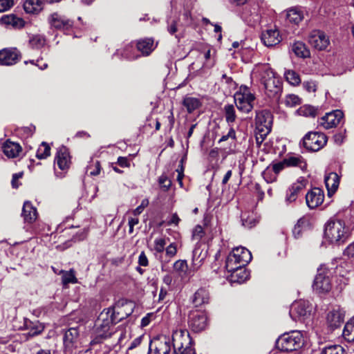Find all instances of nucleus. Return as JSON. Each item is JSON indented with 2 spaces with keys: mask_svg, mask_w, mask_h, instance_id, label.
I'll use <instances>...</instances> for the list:
<instances>
[{
  "mask_svg": "<svg viewBox=\"0 0 354 354\" xmlns=\"http://www.w3.org/2000/svg\"><path fill=\"white\" fill-rule=\"evenodd\" d=\"M349 234V227L343 219L332 217L325 224V237L333 244L344 243L348 239Z\"/></svg>",
  "mask_w": 354,
  "mask_h": 354,
  "instance_id": "1",
  "label": "nucleus"
},
{
  "mask_svg": "<svg viewBox=\"0 0 354 354\" xmlns=\"http://www.w3.org/2000/svg\"><path fill=\"white\" fill-rule=\"evenodd\" d=\"M305 344V338L300 330H292L280 335L276 340V348L282 352L300 350Z\"/></svg>",
  "mask_w": 354,
  "mask_h": 354,
  "instance_id": "2",
  "label": "nucleus"
},
{
  "mask_svg": "<svg viewBox=\"0 0 354 354\" xmlns=\"http://www.w3.org/2000/svg\"><path fill=\"white\" fill-rule=\"evenodd\" d=\"M260 81L269 97H278L282 90L281 82L267 65L263 66L261 68Z\"/></svg>",
  "mask_w": 354,
  "mask_h": 354,
  "instance_id": "3",
  "label": "nucleus"
},
{
  "mask_svg": "<svg viewBox=\"0 0 354 354\" xmlns=\"http://www.w3.org/2000/svg\"><path fill=\"white\" fill-rule=\"evenodd\" d=\"M113 324L115 323L109 317V313H101L95 325V337L90 342L91 346H93L102 339L111 337V333L114 330Z\"/></svg>",
  "mask_w": 354,
  "mask_h": 354,
  "instance_id": "4",
  "label": "nucleus"
},
{
  "mask_svg": "<svg viewBox=\"0 0 354 354\" xmlns=\"http://www.w3.org/2000/svg\"><path fill=\"white\" fill-rule=\"evenodd\" d=\"M272 116L270 111L262 110L257 112L255 117L256 142L260 145L271 131Z\"/></svg>",
  "mask_w": 354,
  "mask_h": 354,
  "instance_id": "5",
  "label": "nucleus"
},
{
  "mask_svg": "<svg viewBox=\"0 0 354 354\" xmlns=\"http://www.w3.org/2000/svg\"><path fill=\"white\" fill-rule=\"evenodd\" d=\"M63 340L65 354L81 353V342L77 327H72L66 330Z\"/></svg>",
  "mask_w": 354,
  "mask_h": 354,
  "instance_id": "6",
  "label": "nucleus"
},
{
  "mask_svg": "<svg viewBox=\"0 0 354 354\" xmlns=\"http://www.w3.org/2000/svg\"><path fill=\"white\" fill-rule=\"evenodd\" d=\"M133 303L131 301H118L112 308H108L109 317L115 324L127 318L133 312Z\"/></svg>",
  "mask_w": 354,
  "mask_h": 354,
  "instance_id": "7",
  "label": "nucleus"
},
{
  "mask_svg": "<svg viewBox=\"0 0 354 354\" xmlns=\"http://www.w3.org/2000/svg\"><path fill=\"white\" fill-rule=\"evenodd\" d=\"M327 142V137L323 133L309 132L303 138L304 147L311 151H317Z\"/></svg>",
  "mask_w": 354,
  "mask_h": 354,
  "instance_id": "8",
  "label": "nucleus"
},
{
  "mask_svg": "<svg viewBox=\"0 0 354 354\" xmlns=\"http://www.w3.org/2000/svg\"><path fill=\"white\" fill-rule=\"evenodd\" d=\"M313 288L318 293H326L331 290V280L328 272L326 269H318Z\"/></svg>",
  "mask_w": 354,
  "mask_h": 354,
  "instance_id": "9",
  "label": "nucleus"
},
{
  "mask_svg": "<svg viewBox=\"0 0 354 354\" xmlns=\"http://www.w3.org/2000/svg\"><path fill=\"white\" fill-rule=\"evenodd\" d=\"M188 323L193 331L198 333L203 330L207 326V317L205 312L192 310L189 314Z\"/></svg>",
  "mask_w": 354,
  "mask_h": 354,
  "instance_id": "10",
  "label": "nucleus"
},
{
  "mask_svg": "<svg viewBox=\"0 0 354 354\" xmlns=\"http://www.w3.org/2000/svg\"><path fill=\"white\" fill-rule=\"evenodd\" d=\"M170 351V342L166 337H155L149 342L148 354H169Z\"/></svg>",
  "mask_w": 354,
  "mask_h": 354,
  "instance_id": "11",
  "label": "nucleus"
},
{
  "mask_svg": "<svg viewBox=\"0 0 354 354\" xmlns=\"http://www.w3.org/2000/svg\"><path fill=\"white\" fill-rule=\"evenodd\" d=\"M50 28L56 30H68L73 26V21L55 12L48 17Z\"/></svg>",
  "mask_w": 354,
  "mask_h": 354,
  "instance_id": "12",
  "label": "nucleus"
},
{
  "mask_svg": "<svg viewBox=\"0 0 354 354\" xmlns=\"http://www.w3.org/2000/svg\"><path fill=\"white\" fill-rule=\"evenodd\" d=\"M172 344L174 349L180 352V349L185 346L192 345V339L188 330L186 329H177L172 334Z\"/></svg>",
  "mask_w": 354,
  "mask_h": 354,
  "instance_id": "13",
  "label": "nucleus"
},
{
  "mask_svg": "<svg viewBox=\"0 0 354 354\" xmlns=\"http://www.w3.org/2000/svg\"><path fill=\"white\" fill-rule=\"evenodd\" d=\"M308 43L314 48L322 50L326 48L330 41L328 37L324 32L314 30L309 34Z\"/></svg>",
  "mask_w": 354,
  "mask_h": 354,
  "instance_id": "14",
  "label": "nucleus"
},
{
  "mask_svg": "<svg viewBox=\"0 0 354 354\" xmlns=\"http://www.w3.org/2000/svg\"><path fill=\"white\" fill-rule=\"evenodd\" d=\"M241 18L249 25H254L260 20L259 6L256 3L246 5L241 13Z\"/></svg>",
  "mask_w": 354,
  "mask_h": 354,
  "instance_id": "15",
  "label": "nucleus"
},
{
  "mask_svg": "<svg viewBox=\"0 0 354 354\" xmlns=\"http://www.w3.org/2000/svg\"><path fill=\"white\" fill-rule=\"evenodd\" d=\"M324 198V191L319 187H314L306 195V205L310 209H315L322 204Z\"/></svg>",
  "mask_w": 354,
  "mask_h": 354,
  "instance_id": "16",
  "label": "nucleus"
},
{
  "mask_svg": "<svg viewBox=\"0 0 354 354\" xmlns=\"http://www.w3.org/2000/svg\"><path fill=\"white\" fill-rule=\"evenodd\" d=\"M20 59L21 54L17 48H4L0 50V65H13Z\"/></svg>",
  "mask_w": 354,
  "mask_h": 354,
  "instance_id": "17",
  "label": "nucleus"
},
{
  "mask_svg": "<svg viewBox=\"0 0 354 354\" xmlns=\"http://www.w3.org/2000/svg\"><path fill=\"white\" fill-rule=\"evenodd\" d=\"M255 97L253 94H234V101L237 109L244 113H249L253 109L252 102Z\"/></svg>",
  "mask_w": 354,
  "mask_h": 354,
  "instance_id": "18",
  "label": "nucleus"
},
{
  "mask_svg": "<svg viewBox=\"0 0 354 354\" xmlns=\"http://www.w3.org/2000/svg\"><path fill=\"white\" fill-rule=\"evenodd\" d=\"M343 113L339 110H335L326 113L321 118L320 125L326 129L336 127L342 119Z\"/></svg>",
  "mask_w": 354,
  "mask_h": 354,
  "instance_id": "19",
  "label": "nucleus"
},
{
  "mask_svg": "<svg viewBox=\"0 0 354 354\" xmlns=\"http://www.w3.org/2000/svg\"><path fill=\"white\" fill-rule=\"evenodd\" d=\"M311 308L308 302L305 301H299L295 302L290 310V315L293 319L298 318H303L310 315Z\"/></svg>",
  "mask_w": 354,
  "mask_h": 354,
  "instance_id": "20",
  "label": "nucleus"
},
{
  "mask_svg": "<svg viewBox=\"0 0 354 354\" xmlns=\"http://www.w3.org/2000/svg\"><path fill=\"white\" fill-rule=\"evenodd\" d=\"M327 324L331 330L337 328L344 322V312L339 308L330 311L327 315Z\"/></svg>",
  "mask_w": 354,
  "mask_h": 354,
  "instance_id": "21",
  "label": "nucleus"
},
{
  "mask_svg": "<svg viewBox=\"0 0 354 354\" xmlns=\"http://www.w3.org/2000/svg\"><path fill=\"white\" fill-rule=\"evenodd\" d=\"M55 162L61 170H66L71 165V156L68 148L62 146L57 150Z\"/></svg>",
  "mask_w": 354,
  "mask_h": 354,
  "instance_id": "22",
  "label": "nucleus"
},
{
  "mask_svg": "<svg viewBox=\"0 0 354 354\" xmlns=\"http://www.w3.org/2000/svg\"><path fill=\"white\" fill-rule=\"evenodd\" d=\"M305 187L306 180L304 179L297 180L296 183H293L287 189L286 202L287 203L295 202L297 198L298 194L305 188Z\"/></svg>",
  "mask_w": 354,
  "mask_h": 354,
  "instance_id": "23",
  "label": "nucleus"
},
{
  "mask_svg": "<svg viewBox=\"0 0 354 354\" xmlns=\"http://www.w3.org/2000/svg\"><path fill=\"white\" fill-rule=\"evenodd\" d=\"M24 328L28 330L26 334L27 337H33L42 333L44 330V326L39 321H31L25 318L24 321Z\"/></svg>",
  "mask_w": 354,
  "mask_h": 354,
  "instance_id": "24",
  "label": "nucleus"
},
{
  "mask_svg": "<svg viewBox=\"0 0 354 354\" xmlns=\"http://www.w3.org/2000/svg\"><path fill=\"white\" fill-rule=\"evenodd\" d=\"M281 40L279 30L277 29H268L261 35V41L268 47L274 46Z\"/></svg>",
  "mask_w": 354,
  "mask_h": 354,
  "instance_id": "25",
  "label": "nucleus"
},
{
  "mask_svg": "<svg viewBox=\"0 0 354 354\" xmlns=\"http://www.w3.org/2000/svg\"><path fill=\"white\" fill-rule=\"evenodd\" d=\"M230 254L235 257L239 264L242 266H246L252 259L250 252L243 247L234 248Z\"/></svg>",
  "mask_w": 354,
  "mask_h": 354,
  "instance_id": "26",
  "label": "nucleus"
},
{
  "mask_svg": "<svg viewBox=\"0 0 354 354\" xmlns=\"http://www.w3.org/2000/svg\"><path fill=\"white\" fill-rule=\"evenodd\" d=\"M37 211L32 203L29 201H26L24 203L22 208L21 216L25 223H32L37 218Z\"/></svg>",
  "mask_w": 354,
  "mask_h": 354,
  "instance_id": "27",
  "label": "nucleus"
},
{
  "mask_svg": "<svg viewBox=\"0 0 354 354\" xmlns=\"http://www.w3.org/2000/svg\"><path fill=\"white\" fill-rule=\"evenodd\" d=\"M283 159L287 167H298L302 171L307 169L306 161L301 156L287 155Z\"/></svg>",
  "mask_w": 354,
  "mask_h": 354,
  "instance_id": "28",
  "label": "nucleus"
},
{
  "mask_svg": "<svg viewBox=\"0 0 354 354\" xmlns=\"http://www.w3.org/2000/svg\"><path fill=\"white\" fill-rule=\"evenodd\" d=\"M0 22L7 26H12L14 28L20 29L25 26V21L20 17H17L15 15L10 14L1 17Z\"/></svg>",
  "mask_w": 354,
  "mask_h": 354,
  "instance_id": "29",
  "label": "nucleus"
},
{
  "mask_svg": "<svg viewBox=\"0 0 354 354\" xmlns=\"http://www.w3.org/2000/svg\"><path fill=\"white\" fill-rule=\"evenodd\" d=\"M324 182L328 190V195L331 196L337 189L339 178L337 173L330 172L324 178Z\"/></svg>",
  "mask_w": 354,
  "mask_h": 354,
  "instance_id": "30",
  "label": "nucleus"
},
{
  "mask_svg": "<svg viewBox=\"0 0 354 354\" xmlns=\"http://www.w3.org/2000/svg\"><path fill=\"white\" fill-rule=\"evenodd\" d=\"M229 280L231 283H242L249 278V272L245 266H242L236 270L230 272Z\"/></svg>",
  "mask_w": 354,
  "mask_h": 354,
  "instance_id": "31",
  "label": "nucleus"
},
{
  "mask_svg": "<svg viewBox=\"0 0 354 354\" xmlns=\"http://www.w3.org/2000/svg\"><path fill=\"white\" fill-rule=\"evenodd\" d=\"M209 301V293L208 290L204 288H199L194 295L192 303L196 307L201 306L208 304Z\"/></svg>",
  "mask_w": 354,
  "mask_h": 354,
  "instance_id": "32",
  "label": "nucleus"
},
{
  "mask_svg": "<svg viewBox=\"0 0 354 354\" xmlns=\"http://www.w3.org/2000/svg\"><path fill=\"white\" fill-rule=\"evenodd\" d=\"M137 49L142 55L147 56L156 48L154 41L152 38H145L137 42Z\"/></svg>",
  "mask_w": 354,
  "mask_h": 354,
  "instance_id": "33",
  "label": "nucleus"
},
{
  "mask_svg": "<svg viewBox=\"0 0 354 354\" xmlns=\"http://www.w3.org/2000/svg\"><path fill=\"white\" fill-rule=\"evenodd\" d=\"M111 337L116 340V343L114 345V348H116L118 345L120 347L122 346L123 341L128 338L129 332L125 326H119L118 328H114V330L111 333Z\"/></svg>",
  "mask_w": 354,
  "mask_h": 354,
  "instance_id": "34",
  "label": "nucleus"
},
{
  "mask_svg": "<svg viewBox=\"0 0 354 354\" xmlns=\"http://www.w3.org/2000/svg\"><path fill=\"white\" fill-rule=\"evenodd\" d=\"M21 151V146L16 142L7 140L3 145V151L8 158H15Z\"/></svg>",
  "mask_w": 354,
  "mask_h": 354,
  "instance_id": "35",
  "label": "nucleus"
},
{
  "mask_svg": "<svg viewBox=\"0 0 354 354\" xmlns=\"http://www.w3.org/2000/svg\"><path fill=\"white\" fill-rule=\"evenodd\" d=\"M41 0H26L24 3V9L26 13L37 14L42 10Z\"/></svg>",
  "mask_w": 354,
  "mask_h": 354,
  "instance_id": "36",
  "label": "nucleus"
},
{
  "mask_svg": "<svg viewBox=\"0 0 354 354\" xmlns=\"http://www.w3.org/2000/svg\"><path fill=\"white\" fill-rule=\"evenodd\" d=\"M304 18L303 13L297 8H290L286 13V19L290 23L298 24Z\"/></svg>",
  "mask_w": 354,
  "mask_h": 354,
  "instance_id": "37",
  "label": "nucleus"
},
{
  "mask_svg": "<svg viewBox=\"0 0 354 354\" xmlns=\"http://www.w3.org/2000/svg\"><path fill=\"white\" fill-rule=\"evenodd\" d=\"M292 50L299 57L306 58L310 56V51L301 41H296L292 44Z\"/></svg>",
  "mask_w": 354,
  "mask_h": 354,
  "instance_id": "38",
  "label": "nucleus"
},
{
  "mask_svg": "<svg viewBox=\"0 0 354 354\" xmlns=\"http://www.w3.org/2000/svg\"><path fill=\"white\" fill-rule=\"evenodd\" d=\"M188 113H191L201 106L199 99L193 97H186L183 102Z\"/></svg>",
  "mask_w": 354,
  "mask_h": 354,
  "instance_id": "39",
  "label": "nucleus"
},
{
  "mask_svg": "<svg viewBox=\"0 0 354 354\" xmlns=\"http://www.w3.org/2000/svg\"><path fill=\"white\" fill-rule=\"evenodd\" d=\"M308 223V219L305 216L300 218L297 221L292 230V234L295 238L298 239L301 236L302 232L307 227Z\"/></svg>",
  "mask_w": 354,
  "mask_h": 354,
  "instance_id": "40",
  "label": "nucleus"
},
{
  "mask_svg": "<svg viewBox=\"0 0 354 354\" xmlns=\"http://www.w3.org/2000/svg\"><path fill=\"white\" fill-rule=\"evenodd\" d=\"M319 108L311 105L306 104L301 106L298 110L297 113L299 115L305 117L315 118L319 114Z\"/></svg>",
  "mask_w": 354,
  "mask_h": 354,
  "instance_id": "41",
  "label": "nucleus"
},
{
  "mask_svg": "<svg viewBox=\"0 0 354 354\" xmlns=\"http://www.w3.org/2000/svg\"><path fill=\"white\" fill-rule=\"evenodd\" d=\"M343 336L346 341L354 342V317L345 324Z\"/></svg>",
  "mask_w": 354,
  "mask_h": 354,
  "instance_id": "42",
  "label": "nucleus"
},
{
  "mask_svg": "<svg viewBox=\"0 0 354 354\" xmlns=\"http://www.w3.org/2000/svg\"><path fill=\"white\" fill-rule=\"evenodd\" d=\"M116 54H120L122 57L127 59H135L138 57L132 44H128L123 49L118 50Z\"/></svg>",
  "mask_w": 354,
  "mask_h": 354,
  "instance_id": "43",
  "label": "nucleus"
},
{
  "mask_svg": "<svg viewBox=\"0 0 354 354\" xmlns=\"http://www.w3.org/2000/svg\"><path fill=\"white\" fill-rule=\"evenodd\" d=\"M321 354H347V353L341 345L335 344L323 348Z\"/></svg>",
  "mask_w": 354,
  "mask_h": 354,
  "instance_id": "44",
  "label": "nucleus"
},
{
  "mask_svg": "<svg viewBox=\"0 0 354 354\" xmlns=\"http://www.w3.org/2000/svg\"><path fill=\"white\" fill-rule=\"evenodd\" d=\"M61 273L62 274V280L63 284L77 283V279L75 277V272L73 269H71L69 271L62 270Z\"/></svg>",
  "mask_w": 354,
  "mask_h": 354,
  "instance_id": "45",
  "label": "nucleus"
},
{
  "mask_svg": "<svg viewBox=\"0 0 354 354\" xmlns=\"http://www.w3.org/2000/svg\"><path fill=\"white\" fill-rule=\"evenodd\" d=\"M205 258V254H202V251L196 246L194 249L192 254V261L194 268L199 267Z\"/></svg>",
  "mask_w": 354,
  "mask_h": 354,
  "instance_id": "46",
  "label": "nucleus"
},
{
  "mask_svg": "<svg viewBox=\"0 0 354 354\" xmlns=\"http://www.w3.org/2000/svg\"><path fill=\"white\" fill-rule=\"evenodd\" d=\"M225 118L226 122L230 124L235 122L236 115L235 113V109L233 105L228 104L224 107Z\"/></svg>",
  "mask_w": 354,
  "mask_h": 354,
  "instance_id": "47",
  "label": "nucleus"
},
{
  "mask_svg": "<svg viewBox=\"0 0 354 354\" xmlns=\"http://www.w3.org/2000/svg\"><path fill=\"white\" fill-rule=\"evenodd\" d=\"M50 154V147L45 142H43L37 149L36 156L39 159H44Z\"/></svg>",
  "mask_w": 354,
  "mask_h": 354,
  "instance_id": "48",
  "label": "nucleus"
},
{
  "mask_svg": "<svg viewBox=\"0 0 354 354\" xmlns=\"http://www.w3.org/2000/svg\"><path fill=\"white\" fill-rule=\"evenodd\" d=\"M242 266H243L239 264L235 257H232L230 254L228 255L225 263V268L228 272L236 270Z\"/></svg>",
  "mask_w": 354,
  "mask_h": 354,
  "instance_id": "49",
  "label": "nucleus"
},
{
  "mask_svg": "<svg viewBox=\"0 0 354 354\" xmlns=\"http://www.w3.org/2000/svg\"><path fill=\"white\" fill-rule=\"evenodd\" d=\"M284 75L287 82L292 85H298L301 82L299 75L294 71H287Z\"/></svg>",
  "mask_w": 354,
  "mask_h": 354,
  "instance_id": "50",
  "label": "nucleus"
},
{
  "mask_svg": "<svg viewBox=\"0 0 354 354\" xmlns=\"http://www.w3.org/2000/svg\"><path fill=\"white\" fill-rule=\"evenodd\" d=\"M241 221L243 225L248 228H252L258 223L253 214L250 215L247 214H242Z\"/></svg>",
  "mask_w": 354,
  "mask_h": 354,
  "instance_id": "51",
  "label": "nucleus"
},
{
  "mask_svg": "<svg viewBox=\"0 0 354 354\" xmlns=\"http://www.w3.org/2000/svg\"><path fill=\"white\" fill-rule=\"evenodd\" d=\"M46 42L45 38L39 35L32 36L30 39V44L32 47L39 48L44 46Z\"/></svg>",
  "mask_w": 354,
  "mask_h": 354,
  "instance_id": "52",
  "label": "nucleus"
},
{
  "mask_svg": "<svg viewBox=\"0 0 354 354\" xmlns=\"http://www.w3.org/2000/svg\"><path fill=\"white\" fill-rule=\"evenodd\" d=\"M205 62L203 63V67L207 68H212L215 64V59L212 57L211 50L208 49L204 53Z\"/></svg>",
  "mask_w": 354,
  "mask_h": 354,
  "instance_id": "53",
  "label": "nucleus"
},
{
  "mask_svg": "<svg viewBox=\"0 0 354 354\" xmlns=\"http://www.w3.org/2000/svg\"><path fill=\"white\" fill-rule=\"evenodd\" d=\"M188 266L185 260H178L174 264V269L180 273L185 274L187 271Z\"/></svg>",
  "mask_w": 354,
  "mask_h": 354,
  "instance_id": "54",
  "label": "nucleus"
},
{
  "mask_svg": "<svg viewBox=\"0 0 354 354\" xmlns=\"http://www.w3.org/2000/svg\"><path fill=\"white\" fill-rule=\"evenodd\" d=\"M158 183L160 186V188L164 191L167 192L171 186V181L170 179L167 178L166 175H161L158 178Z\"/></svg>",
  "mask_w": 354,
  "mask_h": 354,
  "instance_id": "55",
  "label": "nucleus"
},
{
  "mask_svg": "<svg viewBox=\"0 0 354 354\" xmlns=\"http://www.w3.org/2000/svg\"><path fill=\"white\" fill-rule=\"evenodd\" d=\"M100 163L98 160H96L87 167V172H89L91 176H97L100 174Z\"/></svg>",
  "mask_w": 354,
  "mask_h": 354,
  "instance_id": "56",
  "label": "nucleus"
},
{
  "mask_svg": "<svg viewBox=\"0 0 354 354\" xmlns=\"http://www.w3.org/2000/svg\"><path fill=\"white\" fill-rule=\"evenodd\" d=\"M285 104L288 106L292 107L300 104V99L296 95H288L286 97Z\"/></svg>",
  "mask_w": 354,
  "mask_h": 354,
  "instance_id": "57",
  "label": "nucleus"
},
{
  "mask_svg": "<svg viewBox=\"0 0 354 354\" xmlns=\"http://www.w3.org/2000/svg\"><path fill=\"white\" fill-rule=\"evenodd\" d=\"M166 241L163 238H158L154 241V249L157 252H162L165 250Z\"/></svg>",
  "mask_w": 354,
  "mask_h": 354,
  "instance_id": "58",
  "label": "nucleus"
},
{
  "mask_svg": "<svg viewBox=\"0 0 354 354\" xmlns=\"http://www.w3.org/2000/svg\"><path fill=\"white\" fill-rule=\"evenodd\" d=\"M270 167H272V170L274 172L275 174H279L283 169H284L286 167V164L284 163V159L281 161L272 163Z\"/></svg>",
  "mask_w": 354,
  "mask_h": 354,
  "instance_id": "59",
  "label": "nucleus"
},
{
  "mask_svg": "<svg viewBox=\"0 0 354 354\" xmlns=\"http://www.w3.org/2000/svg\"><path fill=\"white\" fill-rule=\"evenodd\" d=\"M96 354H116V351H113L109 346L103 344L100 346L96 351Z\"/></svg>",
  "mask_w": 354,
  "mask_h": 354,
  "instance_id": "60",
  "label": "nucleus"
},
{
  "mask_svg": "<svg viewBox=\"0 0 354 354\" xmlns=\"http://www.w3.org/2000/svg\"><path fill=\"white\" fill-rule=\"evenodd\" d=\"M14 6V0H0V12L7 11Z\"/></svg>",
  "mask_w": 354,
  "mask_h": 354,
  "instance_id": "61",
  "label": "nucleus"
},
{
  "mask_svg": "<svg viewBox=\"0 0 354 354\" xmlns=\"http://www.w3.org/2000/svg\"><path fill=\"white\" fill-rule=\"evenodd\" d=\"M204 235V230L201 225H196L192 232L193 239L200 241Z\"/></svg>",
  "mask_w": 354,
  "mask_h": 354,
  "instance_id": "62",
  "label": "nucleus"
},
{
  "mask_svg": "<svg viewBox=\"0 0 354 354\" xmlns=\"http://www.w3.org/2000/svg\"><path fill=\"white\" fill-rule=\"evenodd\" d=\"M173 354H195L194 348L192 345L185 346L180 349V352H177L176 349H174Z\"/></svg>",
  "mask_w": 354,
  "mask_h": 354,
  "instance_id": "63",
  "label": "nucleus"
},
{
  "mask_svg": "<svg viewBox=\"0 0 354 354\" xmlns=\"http://www.w3.org/2000/svg\"><path fill=\"white\" fill-rule=\"evenodd\" d=\"M344 255L354 260V242L346 247L344 251Z\"/></svg>",
  "mask_w": 354,
  "mask_h": 354,
  "instance_id": "64",
  "label": "nucleus"
}]
</instances>
